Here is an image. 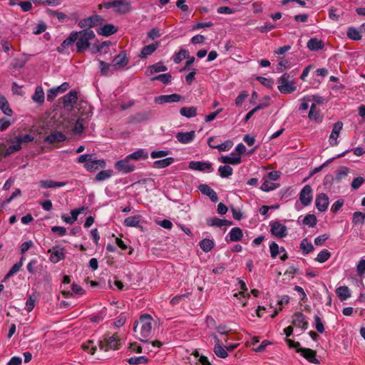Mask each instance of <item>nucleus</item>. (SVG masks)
<instances>
[{"label": "nucleus", "mask_w": 365, "mask_h": 365, "mask_svg": "<svg viewBox=\"0 0 365 365\" xmlns=\"http://www.w3.org/2000/svg\"><path fill=\"white\" fill-rule=\"evenodd\" d=\"M298 353L304 357L308 361L313 364H319V360L316 358L317 352L309 348H302L298 350Z\"/></svg>", "instance_id": "2eb2a0df"}, {"label": "nucleus", "mask_w": 365, "mask_h": 365, "mask_svg": "<svg viewBox=\"0 0 365 365\" xmlns=\"http://www.w3.org/2000/svg\"><path fill=\"white\" fill-rule=\"evenodd\" d=\"M158 47V43L155 42L154 43H151L148 46H145L143 47L140 54L139 55L140 58H144L151 55Z\"/></svg>", "instance_id": "cd10ccee"}, {"label": "nucleus", "mask_w": 365, "mask_h": 365, "mask_svg": "<svg viewBox=\"0 0 365 365\" xmlns=\"http://www.w3.org/2000/svg\"><path fill=\"white\" fill-rule=\"evenodd\" d=\"M82 349L83 351L90 353L91 354H93L96 350V346L93 344V341H88L86 343L82 344Z\"/></svg>", "instance_id": "052dcab7"}, {"label": "nucleus", "mask_w": 365, "mask_h": 365, "mask_svg": "<svg viewBox=\"0 0 365 365\" xmlns=\"http://www.w3.org/2000/svg\"><path fill=\"white\" fill-rule=\"evenodd\" d=\"M365 220V214L362 213L361 212H355L353 214V218H352V222L354 225L361 224L363 225L364 223Z\"/></svg>", "instance_id": "6e6d98bb"}, {"label": "nucleus", "mask_w": 365, "mask_h": 365, "mask_svg": "<svg viewBox=\"0 0 365 365\" xmlns=\"http://www.w3.org/2000/svg\"><path fill=\"white\" fill-rule=\"evenodd\" d=\"M131 2L129 0H115V13L125 14L130 11Z\"/></svg>", "instance_id": "ddd939ff"}, {"label": "nucleus", "mask_w": 365, "mask_h": 365, "mask_svg": "<svg viewBox=\"0 0 365 365\" xmlns=\"http://www.w3.org/2000/svg\"><path fill=\"white\" fill-rule=\"evenodd\" d=\"M128 316V313H121L119 316H118L117 319L115 320V327H120L123 326L125 323L127 317Z\"/></svg>", "instance_id": "69168bd1"}, {"label": "nucleus", "mask_w": 365, "mask_h": 365, "mask_svg": "<svg viewBox=\"0 0 365 365\" xmlns=\"http://www.w3.org/2000/svg\"><path fill=\"white\" fill-rule=\"evenodd\" d=\"M114 346V335L108 337H105L103 340L100 341L99 347L100 349L104 350L105 351L112 349Z\"/></svg>", "instance_id": "bb28decb"}, {"label": "nucleus", "mask_w": 365, "mask_h": 365, "mask_svg": "<svg viewBox=\"0 0 365 365\" xmlns=\"http://www.w3.org/2000/svg\"><path fill=\"white\" fill-rule=\"evenodd\" d=\"M23 263L21 262H19L13 265L11 269L9 271V272L6 274V277L9 278L12 277L14 274L18 272L21 267H22Z\"/></svg>", "instance_id": "338daca9"}, {"label": "nucleus", "mask_w": 365, "mask_h": 365, "mask_svg": "<svg viewBox=\"0 0 365 365\" xmlns=\"http://www.w3.org/2000/svg\"><path fill=\"white\" fill-rule=\"evenodd\" d=\"M279 187V184H275L269 180H265L261 185V190L265 192L273 190Z\"/></svg>", "instance_id": "603ef678"}, {"label": "nucleus", "mask_w": 365, "mask_h": 365, "mask_svg": "<svg viewBox=\"0 0 365 365\" xmlns=\"http://www.w3.org/2000/svg\"><path fill=\"white\" fill-rule=\"evenodd\" d=\"M312 189L310 185H305L299 193V200L304 206H308L312 201Z\"/></svg>", "instance_id": "0eeeda50"}, {"label": "nucleus", "mask_w": 365, "mask_h": 365, "mask_svg": "<svg viewBox=\"0 0 365 365\" xmlns=\"http://www.w3.org/2000/svg\"><path fill=\"white\" fill-rule=\"evenodd\" d=\"M111 45L110 41H103L101 43H94L91 48L92 53H106L108 51V46Z\"/></svg>", "instance_id": "c85d7f7f"}, {"label": "nucleus", "mask_w": 365, "mask_h": 365, "mask_svg": "<svg viewBox=\"0 0 365 365\" xmlns=\"http://www.w3.org/2000/svg\"><path fill=\"white\" fill-rule=\"evenodd\" d=\"M103 21V19L101 16L93 15L81 21L80 24H82V26L91 28L101 24Z\"/></svg>", "instance_id": "a211bd4d"}, {"label": "nucleus", "mask_w": 365, "mask_h": 365, "mask_svg": "<svg viewBox=\"0 0 365 365\" xmlns=\"http://www.w3.org/2000/svg\"><path fill=\"white\" fill-rule=\"evenodd\" d=\"M215 140L214 137H210L207 140L208 145L212 148H216L220 151H228L233 146V142L231 140H227L224 143L219 145H212V142Z\"/></svg>", "instance_id": "dca6fc26"}, {"label": "nucleus", "mask_w": 365, "mask_h": 365, "mask_svg": "<svg viewBox=\"0 0 365 365\" xmlns=\"http://www.w3.org/2000/svg\"><path fill=\"white\" fill-rule=\"evenodd\" d=\"M300 248L304 255H307L314 250V247L307 238L302 240L300 244Z\"/></svg>", "instance_id": "09e8293b"}, {"label": "nucleus", "mask_w": 365, "mask_h": 365, "mask_svg": "<svg viewBox=\"0 0 365 365\" xmlns=\"http://www.w3.org/2000/svg\"><path fill=\"white\" fill-rule=\"evenodd\" d=\"M182 101H184V97L177 93L161 95L155 97L154 100L155 103L158 104L177 103Z\"/></svg>", "instance_id": "39448f33"}, {"label": "nucleus", "mask_w": 365, "mask_h": 365, "mask_svg": "<svg viewBox=\"0 0 365 365\" xmlns=\"http://www.w3.org/2000/svg\"><path fill=\"white\" fill-rule=\"evenodd\" d=\"M115 245H117L122 251H124L125 253L128 255H132L133 248L130 246H128V245L121 239L115 237Z\"/></svg>", "instance_id": "ea45409f"}, {"label": "nucleus", "mask_w": 365, "mask_h": 365, "mask_svg": "<svg viewBox=\"0 0 365 365\" xmlns=\"http://www.w3.org/2000/svg\"><path fill=\"white\" fill-rule=\"evenodd\" d=\"M171 78H172V76L170 73H163V74H160V75H158V76H155L151 78V81H159L164 84H168V83H170L171 81Z\"/></svg>", "instance_id": "864d4df0"}, {"label": "nucleus", "mask_w": 365, "mask_h": 365, "mask_svg": "<svg viewBox=\"0 0 365 365\" xmlns=\"http://www.w3.org/2000/svg\"><path fill=\"white\" fill-rule=\"evenodd\" d=\"M83 210H84L83 207L72 210L71 211V216H70V217L63 216L62 218H63V221L65 222H66L67 224L72 225L76 220H77L78 215H80L83 211Z\"/></svg>", "instance_id": "473e14b6"}, {"label": "nucleus", "mask_w": 365, "mask_h": 365, "mask_svg": "<svg viewBox=\"0 0 365 365\" xmlns=\"http://www.w3.org/2000/svg\"><path fill=\"white\" fill-rule=\"evenodd\" d=\"M12 145H9L5 153V156L9 155L16 151H19L21 148V145L18 143V141L14 138L11 141Z\"/></svg>", "instance_id": "49530a36"}, {"label": "nucleus", "mask_w": 365, "mask_h": 365, "mask_svg": "<svg viewBox=\"0 0 365 365\" xmlns=\"http://www.w3.org/2000/svg\"><path fill=\"white\" fill-rule=\"evenodd\" d=\"M130 158L127 156L125 159L118 161L115 167L124 173H129L134 170L135 165L130 163Z\"/></svg>", "instance_id": "f8f14e48"}, {"label": "nucleus", "mask_w": 365, "mask_h": 365, "mask_svg": "<svg viewBox=\"0 0 365 365\" xmlns=\"http://www.w3.org/2000/svg\"><path fill=\"white\" fill-rule=\"evenodd\" d=\"M38 185L41 188L47 189V188H56V187H63L66 185V182H56V181H53L52 180H43L39 181Z\"/></svg>", "instance_id": "393cba45"}, {"label": "nucleus", "mask_w": 365, "mask_h": 365, "mask_svg": "<svg viewBox=\"0 0 365 365\" xmlns=\"http://www.w3.org/2000/svg\"><path fill=\"white\" fill-rule=\"evenodd\" d=\"M48 252L51 254L49 259L53 263H57L65 258L63 248L56 246L48 250Z\"/></svg>", "instance_id": "9d476101"}, {"label": "nucleus", "mask_w": 365, "mask_h": 365, "mask_svg": "<svg viewBox=\"0 0 365 365\" xmlns=\"http://www.w3.org/2000/svg\"><path fill=\"white\" fill-rule=\"evenodd\" d=\"M314 322H315V328L319 333L324 332V327L322 322L321 318L318 315L314 316Z\"/></svg>", "instance_id": "774afa93"}, {"label": "nucleus", "mask_w": 365, "mask_h": 365, "mask_svg": "<svg viewBox=\"0 0 365 365\" xmlns=\"http://www.w3.org/2000/svg\"><path fill=\"white\" fill-rule=\"evenodd\" d=\"M308 322L306 317L302 312H296L292 317V325L296 327H301L303 331L308 328Z\"/></svg>", "instance_id": "1a4fd4ad"}, {"label": "nucleus", "mask_w": 365, "mask_h": 365, "mask_svg": "<svg viewBox=\"0 0 365 365\" xmlns=\"http://www.w3.org/2000/svg\"><path fill=\"white\" fill-rule=\"evenodd\" d=\"M198 190L202 194L209 197L212 202H216L218 201V197L216 192L209 185L206 184H201L198 186Z\"/></svg>", "instance_id": "4468645a"}, {"label": "nucleus", "mask_w": 365, "mask_h": 365, "mask_svg": "<svg viewBox=\"0 0 365 365\" xmlns=\"http://www.w3.org/2000/svg\"><path fill=\"white\" fill-rule=\"evenodd\" d=\"M78 34L76 31H73L70 34L68 38H66L61 43V47L66 48L72 46L77 39Z\"/></svg>", "instance_id": "37998d69"}, {"label": "nucleus", "mask_w": 365, "mask_h": 365, "mask_svg": "<svg viewBox=\"0 0 365 365\" xmlns=\"http://www.w3.org/2000/svg\"><path fill=\"white\" fill-rule=\"evenodd\" d=\"M127 361L130 365H138L142 364H147L148 359L145 356L130 357L127 359Z\"/></svg>", "instance_id": "a18cd8bd"}, {"label": "nucleus", "mask_w": 365, "mask_h": 365, "mask_svg": "<svg viewBox=\"0 0 365 365\" xmlns=\"http://www.w3.org/2000/svg\"><path fill=\"white\" fill-rule=\"evenodd\" d=\"M188 58V52L187 50L181 49L178 53H177L173 58V61L175 63H178L182 61V59Z\"/></svg>", "instance_id": "bf43d9fd"}, {"label": "nucleus", "mask_w": 365, "mask_h": 365, "mask_svg": "<svg viewBox=\"0 0 365 365\" xmlns=\"http://www.w3.org/2000/svg\"><path fill=\"white\" fill-rule=\"evenodd\" d=\"M44 92L41 86H37L35 93L32 96L34 101L42 103L44 101Z\"/></svg>", "instance_id": "79ce46f5"}, {"label": "nucleus", "mask_w": 365, "mask_h": 365, "mask_svg": "<svg viewBox=\"0 0 365 365\" xmlns=\"http://www.w3.org/2000/svg\"><path fill=\"white\" fill-rule=\"evenodd\" d=\"M343 127V123L341 121H337L333 125L332 130L329 136V144L331 146H335L338 144L337 138L339 135L340 131Z\"/></svg>", "instance_id": "9b49d317"}, {"label": "nucleus", "mask_w": 365, "mask_h": 365, "mask_svg": "<svg viewBox=\"0 0 365 365\" xmlns=\"http://www.w3.org/2000/svg\"><path fill=\"white\" fill-rule=\"evenodd\" d=\"M189 168L199 171H211L212 164L207 162L191 161L189 164Z\"/></svg>", "instance_id": "aec40b11"}, {"label": "nucleus", "mask_w": 365, "mask_h": 365, "mask_svg": "<svg viewBox=\"0 0 365 365\" xmlns=\"http://www.w3.org/2000/svg\"><path fill=\"white\" fill-rule=\"evenodd\" d=\"M218 173L221 178H227L232 175L233 170L228 165H221L218 168Z\"/></svg>", "instance_id": "a19ab883"}, {"label": "nucleus", "mask_w": 365, "mask_h": 365, "mask_svg": "<svg viewBox=\"0 0 365 365\" xmlns=\"http://www.w3.org/2000/svg\"><path fill=\"white\" fill-rule=\"evenodd\" d=\"M0 109L7 116H11L13 111L10 108L6 98L0 93Z\"/></svg>", "instance_id": "f704fd0d"}, {"label": "nucleus", "mask_w": 365, "mask_h": 365, "mask_svg": "<svg viewBox=\"0 0 365 365\" xmlns=\"http://www.w3.org/2000/svg\"><path fill=\"white\" fill-rule=\"evenodd\" d=\"M324 42L316 38L309 39L307 42V48L311 51H318L323 48Z\"/></svg>", "instance_id": "7c9ffc66"}, {"label": "nucleus", "mask_w": 365, "mask_h": 365, "mask_svg": "<svg viewBox=\"0 0 365 365\" xmlns=\"http://www.w3.org/2000/svg\"><path fill=\"white\" fill-rule=\"evenodd\" d=\"M219 161L224 164L238 165L241 163L242 159L240 156H236L235 153L232 152L230 156H221Z\"/></svg>", "instance_id": "5701e85b"}, {"label": "nucleus", "mask_w": 365, "mask_h": 365, "mask_svg": "<svg viewBox=\"0 0 365 365\" xmlns=\"http://www.w3.org/2000/svg\"><path fill=\"white\" fill-rule=\"evenodd\" d=\"M66 140V136L63 132L54 130L44 138V142L49 144H53L56 143L63 142Z\"/></svg>", "instance_id": "6e6552de"}, {"label": "nucleus", "mask_w": 365, "mask_h": 365, "mask_svg": "<svg viewBox=\"0 0 365 365\" xmlns=\"http://www.w3.org/2000/svg\"><path fill=\"white\" fill-rule=\"evenodd\" d=\"M46 29V24L41 21H38L36 26L33 29V34L35 35H38L44 32Z\"/></svg>", "instance_id": "e2e57ef3"}, {"label": "nucleus", "mask_w": 365, "mask_h": 365, "mask_svg": "<svg viewBox=\"0 0 365 365\" xmlns=\"http://www.w3.org/2000/svg\"><path fill=\"white\" fill-rule=\"evenodd\" d=\"M77 101V93L74 91H71L63 97V104L64 108H70Z\"/></svg>", "instance_id": "4be33fe9"}, {"label": "nucleus", "mask_w": 365, "mask_h": 365, "mask_svg": "<svg viewBox=\"0 0 365 365\" xmlns=\"http://www.w3.org/2000/svg\"><path fill=\"white\" fill-rule=\"evenodd\" d=\"M290 75L287 73H284L278 80V89L282 93L289 94L297 90V86L293 81L290 80Z\"/></svg>", "instance_id": "7ed1b4c3"}, {"label": "nucleus", "mask_w": 365, "mask_h": 365, "mask_svg": "<svg viewBox=\"0 0 365 365\" xmlns=\"http://www.w3.org/2000/svg\"><path fill=\"white\" fill-rule=\"evenodd\" d=\"M97 33L99 35L108 36L114 34V26L112 24H106L97 29Z\"/></svg>", "instance_id": "4c0bfd02"}, {"label": "nucleus", "mask_w": 365, "mask_h": 365, "mask_svg": "<svg viewBox=\"0 0 365 365\" xmlns=\"http://www.w3.org/2000/svg\"><path fill=\"white\" fill-rule=\"evenodd\" d=\"M174 162V158L169 157L163 160H158L154 162L153 167L155 168H164L170 165H171Z\"/></svg>", "instance_id": "58836bf2"}, {"label": "nucleus", "mask_w": 365, "mask_h": 365, "mask_svg": "<svg viewBox=\"0 0 365 365\" xmlns=\"http://www.w3.org/2000/svg\"><path fill=\"white\" fill-rule=\"evenodd\" d=\"M317 217L314 215H307L303 220V224L310 227H314L317 225Z\"/></svg>", "instance_id": "4d7b16f0"}, {"label": "nucleus", "mask_w": 365, "mask_h": 365, "mask_svg": "<svg viewBox=\"0 0 365 365\" xmlns=\"http://www.w3.org/2000/svg\"><path fill=\"white\" fill-rule=\"evenodd\" d=\"M336 293L341 301H344L351 297L350 289L346 286L338 287Z\"/></svg>", "instance_id": "72a5a7b5"}, {"label": "nucleus", "mask_w": 365, "mask_h": 365, "mask_svg": "<svg viewBox=\"0 0 365 365\" xmlns=\"http://www.w3.org/2000/svg\"><path fill=\"white\" fill-rule=\"evenodd\" d=\"M200 248L205 252H210L214 247V242L209 239H203L200 242Z\"/></svg>", "instance_id": "3c124183"}, {"label": "nucleus", "mask_w": 365, "mask_h": 365, "mask_svg": "<svg viewBox=\"0 0 365 365\" xmlns=\"http://www.w3.org/2000/svg\"><path fill=\"white\" fill-rule=\"evenodd\" d=\"M229 235L232 242L240 241L243 236L242 230L239 227H233L229 232Z\"/></svg>", "instance_id": "e433bc0d"}, {"label": "nucleus", "mask_w": 365, "mask_h": 365, "mask_svg": "<svg viewBox=\"0 0 365 365\" xmlns=\"http://www.w3.org/2000/svg\"><path fill=\"white\" fill-rule=\"evenodd\" d=\"M180 113L187 118H193L197 114V108L195 106L182 107L180 109Z\"/></svg>", "instance_id": "c756f323"}, {"label": "nucleus", "mask_w": 365, "mask_h": 365, "mask_svg": "<svg viewBox=\"0 0 365 365\" xmlns=\"http://www.w3.org/2000/svg\"><path fill=\"white\" fill-rule=\"evenodd\" d=\"M346 36L349 39L354 41H359L362 38L361 30H359L354 26H350L347 29Z\"/></svg>", "instance_id": "2f4dec72"}, {"label": "nucleus", "mask_w": 365, "mask_h": 365, "mask_svg": "<svg viewBox=\"0 0 365 365\" xmlns=\"http://www.w3.org/2000/svg\"><path fill=\"white\" fill-rule=\"evenodd\" d=\"M106 166V163L102 160H95L93 158V155L91 158V160L84 165V167L87 170L90 172H93L99 168H103Z\"/></svg>", "instance_id": "6ab92c4d"}, {"label": "nucleus", "mask_w": 365, "mask_h": 365, "mask_svg": "<svg viewBox=\"0 0 365 365\" xmlns=\"http://www.w3.org/2000/svg\"><path fill=\"white\" fill-rule=\"evenodd\" d=\"M216 344L214 346L213 351L214 353L220 358L225 359L228 356L227 352V349H225L220 344V340L216 335L213 336Z\"/></svg>", "instance_id": "b1692460"}, {"label": "nucleus", "mask_w": 365, "mask_h": 365, "mask_svg": "<svg viewBox=\"0 0 365 365\" xmlns=\"http://www.w3.org/2000/svg\"><path fill=\"white\" fill-rule=\"evenodd\" d=\"M148 70L150 71V74H153L154 73L166 71L168 68L161 62H158L152 66H150L148 67Z\"/></svg>", "instance_id": "8fccbe9b"}, {"label": "nucleus", "mask_w": 365, "mask_h": 365, "mask_svg": "<svg viewBox=\"0 0 365 365\" xmlns=\"http://www.w3.org/2000/svg\"><path fill=\"white\" fill-rule=\"evenodd\" d=\"M175 137L180 143L182 144H187L194 140L195 137V132L194 130L186 133L179 132L176 134Z\"/></svg>", "instance_id": "412c9836"}, {"label": "nucleus", "mask_w": 365, "mask_h": 365, "mask_svg": "<svg viewBox=\"0 0 365 365\" xmlns=\"http://www.w3.org/2000/svg\"><path fill=\"white\" fill-rule=\"evenodd\" d=\"M308 116L310 120H314L317 123H319L322 121L319 110L317 109V106L314 103L310 107Z\"/></svg>", "instance_id": "c9c22d12"}, {"label": "nucleus", "mask_w": 365, "mask_h": 365, "mask_svg": "<svg viewBox=\"0 0 365 365\" xmlns=\"http://www.w3.org/2000/svg\"><path fill=\"white\" fill-rule=\"evenodd\" d=\"M349 172V168L345 166H340L336 171V180L340 181L342 178L346 177Z\"/></svg>", "instance_id": "5fc2aeb1"}, {"label": "nucleus", "mask_w": 365, "mask_h": 365, "mask_svg": "<svg viewBox=\"0 0 365 365\" xmlns=\"http://www.w3.org/2000/svg\"><path fill=\"white\" fill-rule=\"evenodd\" d=\"M128 158H130V160H140V159H147L148 158V155L147 153L145 152L143 149H139L136 150L135 152H133V153L128 155Z\"/></svg>", "instance_id": "c03bdc74"}, {"label": "nucleus", "mask_w": 365, "mask_h": 365, "mask_svg": "<svg viewBox=\"0 0 365 365\" xmlns=\"http://www.w3.org/2000/svg\"><path fill=\"white\" fill-rule=\"evenodd\" d=\"M112 175V171L111 170H103L98 173L96 176V179L98 181H102L108 179Z\"/></svg>", "instance_id": "0e129e2a"}, {"label": "nucleus", "mask_w": 365, "mask_h": 365, "mask_svg": "<svg viewBox=\"0 0 365 365\" xmlns=\"http://www.w3.org/2000/svg\"><path fill=\"white\" fill-rule=\"evenodd\" d=\"M330 257L331 253L327 250H324L318 254L316 260L320 263H324L327 261Z\"/></svg>", "instance_id": "13d9d810"}, {"label": "nucleus", "mask_w": 365, "mask_h": 365, "mask_svg": "<svg viewBox=\"0 0 365 365\" xmlns=\"http://www.w3.org/2000/svg\"><path fill=\"white\" fill-rule=\"evenodd\" d=\"M128 60L124 52L115 56V67H124L128 64Z\"/></svg>", "instance_id": "de8ad7c7"}, {"label": "nucleus", "mask_w": 365, "mask_h": 365, "mask_svg": "<svg viewBox=\"0 0 365 365\" xmlns=\"http://www.w3.org/2000/svg\"><path fill=\"white\" fill-rule=\"evenodd\" d=\"M83 120V118H78L76 120L74 118L64 120L63 122V127L65 130L64 131H72L74 134L81 133L84 128Z\"/></svg>", "instance_id": "20e7f679"}, {"label": "nucleus", "mask_w": 365, "mask_h": 365, "mask_svg": "<svg viewBox=\"0 0 365 365\" xmlns=\"http://www.w3.org/2000/svg\"><path fill=\"white\" fill-rule=\"evenodd\" d=\"M142 221L143 217L140 215H136L125 218L123 224L126 227H138Z\"/></svg>", "instance_id": "a878e982"}, {"label": "nucleus", "mask_w": 365, "mask_h": 365, "mask_svg": "<svg viewBox=\"0 0 365 365\" xmlns=\"http://www.w3.org/2000/svg\"><path fill=\"white\" fill-rule=\"evenodd\" d=\"M18 143L21 145L22 143H27L34 140V136L29 134L19 135L15 138Z\"/></svg>", "instance_id": "680f3d73"}, {"label": "nucleus", "mask_w": 365, "mask_h": 365, "mask_svg": "<svg viewBox=\"0 0 365 365\" xmlns=\"http://www.w3.org/2000/svg\"><path fill=\"white\" fill-rule=\"evenodd\" d=\"M76 34H78L76 41L77 52L82 53L90 46V41L93 40L96 36L93 31L89 29L76 31Z\"/></svg>", "instance_id": "f03ea898"}, {"label": "nucleus", "mask_w": 365, "mask_h": 365, "mask_svg": "<svg viewBox=\"0 0 365 365\" xmlns=\"http://www.w3.org/2000/svg\"><path fill=\"white\" fill-rule=\"evenodd\" d=\"M270 227V232L273 235L279 238H282L287 235V227L279 222L275 221L272 222Z\"/></svg>", "instance_id": "423d86ee"}, {"label": "nucleus", "mask_w": 365, "mask_h": 365, "mask_svg": "<svg viewBox=\"0 0 365 365\" xmlns=\"http://www.w3.org/2000/svg\"><path fill=\"white\" fill-rule=\"evenodd\" d=\"M316 207L320 212H324L329 205V197L325 193H321L316 197Z\"/></svg>", "instance_id": "f3484780"}, {"label": "nucleus", "mask_w": 365, "mask_h": 365, "mask_svg": "<svg viewBox=\"0 0 365 365\" xmlns=\"http://www.w3.org/2000/svg\"><path fill=\"white\" fill-rule=\"evenodd\" d=\"M153 322V318L148 314H142L139 319L135 322L133 331L142 342H148V339L152 336Z\"/></svg>", "instance_id": "f257e3e1"}]
</instances>
